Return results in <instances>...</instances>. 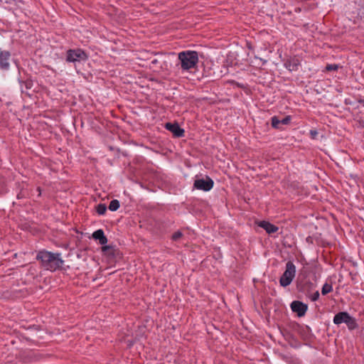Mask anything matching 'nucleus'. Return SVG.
I'll use <instances>...</instances> for the list:
<instances>
[{
    "label": "nucleus",
    "mask_w": 364,
    "mask_h": 364,
    "mask_svg": "<svg viewBox=\"0 0 364 364\" xmlns=\"http://www.w3.org/2000/svg\"><path fill=\"white\" fill-rule=\"evenodd\" d=\"M36 259L41 262L45 269L50 272L60 268L64 262L59 253H53L46 250L39 251Z\"/></svg>",
    "instance_id": "nucleus-1"
},
{
    "label": "nucleus",
    "mask_w": 364,
    "mask_h": 364,
    "mask_svg": "<svg viewBox=\"0 0 364 364\" xmlns=\"http://www.w3.org/2000/svg\"><path fill=\"white\" fill-rule=\"evenodd\" d=\"M199 61L198 53L195 50H184L178 53L176 66L183 72L195 69Z\"/></svg>",
    "instance_id": "nucleus-2"
},
{
    "label": "nucleus",
    "mask_w": 364,
    "mask_h": 364,
    "mask_svg": "<svg viewBox=\"0 0 364 364\" xmlns=\"http://www.w3.org/2000/svg\"><path fill=\"white\" fill-rule=\"evenodd\" d=\"M296 275V267L294 263L289 261L286 264V269L279 279L281 286L286 287L289 286Z\"/></svg>",
    "instance_id": "nucleus-3"
},
{
    "label": "nucleus",
    "mask_w": 364,
    "mask_h": 364,
    "mask_svg": "<svg viewBox=\"0 0 364 364\" xmlns=\"http://www.w3.org/2000/svg\"><path fill=\"white\" fill-rule=\"evenodd\" d=\"M87 58L86 53L81 49L69 50L67 52L66 60L68 62L75 63L85 60Z\"/></svg>",
    "instance_id": "nucleus-4"
},
{
    "label": "nucleus",
    "mask_w": 364,
    "mask_h": 364,
    "mask_svg": "<svg viewBox=\"0 0 364 364\" xmlns=\"http://www.w3.org/2000/svg\"><path fill=\"white\" fill-rule=\"evenodd\" d=\"M213 181L207 177L205 179L200 178L194 181L193 186L195 188L204 191H209L213 187Z\"/></svg>",
    "instance_id": "nucleus-5"
},
{
    "label": "nucleus",
    "mask_w": 364,
    "mask_h": 364,
    "mask_svg": "<svg viewBox=\"0 0 364 364\" xmlns=\"http://www.w3.org/2000/svg\"><path fill=\"white\" fill-rule=\"evenodd\" d=\"M291 309L293 312L296 313L299 317H301L305 315L308 306L301 301H294L291 304Z\"/></svg>",
    "instance_id": "nucleus-6"
},
{
    "label": "nucleus",
    "mask_w": 364,
    "mask_h": 364,
    "mask_svg": "<svg viewBox=\"0 0 364 364\" xmlns=\"http://www.w3.org/2000/svg\"><path fill=\"white\" fill-rule=\"evenodd\" d=\"M11 54L9 51H0V68L2 70H9Z\"/></svg>",
    "instance_id": "nucleus-7"
},
{
    "label": "nucleus",
    "mask_w": 364,
    "mask_h": 364,
    "mask_svg": "<svg viewBox=\"0 0 364 364\" xmlns=\"http://www.w3.org/2000/svg\"><path fill=\"white\" fill-rule=\"evenodd\" d=\"M165 127L170 131L174 136L181 137L184 134V130L181 129L178 124L166 123Z\"/></svg>",
    "instance_id": "nucleus-8"
},
{
    "label": "nucleus",
    "mask_w": 364,
    "mask_h": 364,
    "mask_svg": "<svg viewBox=\"0 0 364 364\" xmlns=\"http://www.w3.org/2000/svg\"><path fill=\"white\" fill-rule=\"evenodd\" d=\"M299 60L297 58H290L284 63V66L290 71L297 70L299 65Z\"/></svg>",
    "instance_id": "nucleus-9"
},
{
    "label": "nucleus",
    "mask_w": 364,
    "mask_h": 364,
    "mask_svg": "<svg viewBox=\"0 0 364 364\" xmlns=\"http://www.w3.org/2000/svg\"><path fill=\"white\" fill-rule=\"evenodd\" d=\"M92 237L95 240H99V243L102 245H105L107 242V239L105 235L104 231L99 229L92 233Z\"/></svg>",
    "instance_id": "nucleus-10"
},
{
    "label": "nucleus",
    "mask_w": 364,
    "mask_h": 364,
    "mask_svg": "<svg viewBox=\"0 0 364 364\" xmlns=\"http://www.w3.org/2000/svg\"><path fill=\"white\" fill-rule=\"evenodd\" d=\"M349 314L346 311H342L336 314L333 317V323L336 325L346 323V319L349 316Z\"/></svg>",
    "instance_id": "nucleus-11"
},
{
    "label": "nucleus",
    "mask_w": 364,
    "mask_h": 364,
    "mask_svg": "<svg viewBox=\"0 0 364 364\" xmlns=\"http://www.w3.org/2000/svg\"><path fill=\"white\" fill-rule=\"evenodd\" d=\"M259 226L264 229L269 234L276 232L278 230L277 226L267 221L259 222Z\"/></svg>",
    "instance_id": "nucleus-12"
},
{
    "label": "nucleus",
    "mask_w": 364,
    "mask_h": 364,
    "mask_svg": "<svg viewBox=\"0 0 364 364\" xmlns=\"http://www.w3.org/2000/svg\"><path fill=\"white\" fill-rule=\"evenodd\" d=\"M346 324L347 325L348 329L350 330L355 329L358 327V324L356 323L355 319L350 315H349V316L346 319Z\"/></svg>",
    "instance_id": "nucleus-13"
},
{
    "label": "nucleus",
    "mask_w": 364,
    "mask_h": 364,
    "mask_svg": "<svg viewBox=\"0 0 364 364\" xmlns=\"http://www.w3.org/2000/svg\"><path fill=\"white\" fill-rule=\"evenodd\" d=\"M333 291V287L331 284L325 283L321 289V294L326 295Z\"/></svg>",
    "instance_id": "nucleus-14"
},
{
    "label": "nucleus",
    "mask_w": 364,
    "mask_h": 364,
    "mask_svg": "<svg viewBox=\"0 0 364 364\" xmlns=\"http://www.w3.org/2000/svg\"><path fill=\"white\" fill-rule=\"evenodd\" d=\"M119 208V202L117 200H112L109 205V209L111 211H116Z\"/></svg>",
    "instance_id": "nucleus-15"
},
{
    "label": "nucleus",
    "mask_w": 364,
    "mask_h": 364,
    "mask_svg": "<svg viewBox=\"0 0 364 364\" xmlns=\"http://www.w3.org/2000/svg\"><path fill=\"white\" fill-rule=\"evenodd\" d=\"M97 213L99 215H104L107 210V206L105 204L100 203L96 208Z\"/></svg>",
    "instance_id": "nucleus-16"
},
{
    "label": "nucleus",
    "mask_w": 364,
    "mask_h": 364,
    "mask_svg": "<svg viewBox=\"0 0 364 364\" xmlns=\"http://www.w3.org/2000/svg\"><path fill=\"white\" fill-rule=\"evenodd\" d=\"M271 121H272V126L274 128H276V129H279V125L281 124V122L278 119L277 117H276V116L272 117V119H271Z\"/></svg>",
    "instance_id": "nucleus-17"
},
{
    "label": "nucleus",
    "mask_w": 364,
    "mask_h": 364,
    "mask_svg": "<svg viewBox=\"0 0 364 364\" xmlns=\"http://www.w3.org/2000/svg\"><path fill=\"white\" fill-rule=\"evenodd\" d=\"M182 232L181 231H177L174 232L172 235V240L174 241L178 240L182 237Z\"/></svg>",
    "instance_id": "nucleus-18"
},
{
    "label": "nucleus",
    "mask_w": 364,
    "mask_h": 364,
    "mask_svg": "<svg viewBox=\"0 0 364 364\" xmlns=\"http://www.w3.org/2000/svg\"><path fill=\"white\" fill-rule=\"evenodd\" d=\"M309 298L312 301H317L319 298V292L318 291H315L314 293L309 296Z\"/></svg>",
    "instance_id": "nucleus-19"
},
{
    "label": "nucleus",
    "mask_w": 364,
    "mask_h": 364,
    "mask_svg": "<svg viewBox=\"0 0 364 364\" xmlns=\"http://www.w3.org/2000/svg\"><path fill=\"white\" fill-rule=\"evenodd\" d=\"M338 66L336 64H330L327 65L326 67V70L331 71V70H336L338 69Z\"/></svg>",
    "instance_id": "nucleus-20"
},
{
    "label": "nucleus",
    "mask_w": 364,
    "mask_h": 364,
    "mask_svg": "<svg viewBox=\"0 0 364 364\" xmlns=\"http://www.w3.org/2000/svg\"><path fill=\"white\" fill-rule=\"evenodd\" d=\"M291 118L290 116H287L284 119L280 120V122H281V124H288L291 122Z\"/></svg>",
    "instance_id": "nucleus-21"
},
{
    "label": "nucleus",
    "mask_w": 364,
    "mask_h": 364,
    "mask_svg": "<svg viewBox=\"0 0 364 364\" xmlns=\"http://www.w3.org/2000/svg\"><path fill=\"white\" fill-rule=\"evenodd\" d=\"M310 134H311V135L313 137H315V136H316V134H317V132H316V131H315V130H311V131H310Z\"/></svg>",
    "instance_id": "nucleus-22"
},
{
    "label": "nucleus",
    "mask_w": 364,
    "mask_h": 364,
    "mask_svg": "<svg viewBox=\"0 0 364 364\" xmlns=\"http://www.w3.org/2000/svg\"><path fill=\"white\" fill-rule=\"evenodd\" d=\"M255 58L259 60V61H261L262 62V65H264V64H265L267 63L266 60H263V59L257 58V57H256Z\"/></svg>",
    "instance_id": "nucleus-23"
},
{
    "label": "nucleus",
    "mask_w": 364,
    "mask_h": 364,
    "mask_svg": "<svg viewBox=\"0 0 364 364\" xmlns=\"http://www.w3.org/2000/svg\"><path fill=\"white\" fill-rule=\"evenodd\" d=\"M6 2H9V0H6Z\"/></svg>",
    "instance_id": "nucleus-24"
}]
</instances>
